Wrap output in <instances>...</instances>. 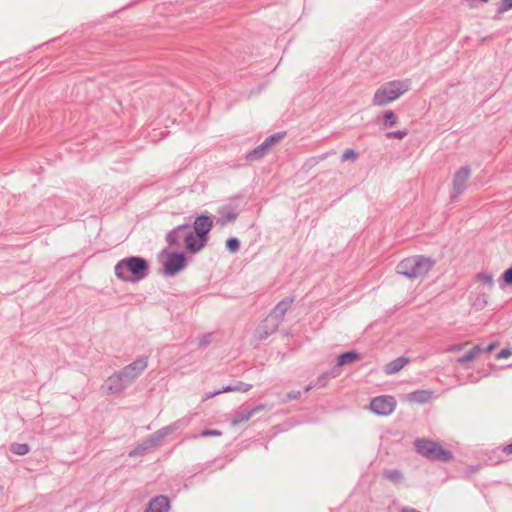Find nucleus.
I'll return each instance as SVG.
<instances>
[{
	"label": "nucleus",
	"mask_w": 512,
	"mask_h": 512,
	"mask_svg": "<svg viewBox=\"0 0 512 512\" xmlns=\"http://www.w3.org/2000/svg\"><path fill=\"white\" fill-rule=\"evenodd\" d=\"M117 278L125 282H137L145 279L149 274L148 262L138 256H131L120 260L114 267Z\"/></svg>",
	"instance_id": "1"
},
{
	"label": "nucleus",
	"mask_w": 512,
	"mask_h": 512,
	"mask_svg": "<svg viewBox=\"0 0 512 512\" xmlns=\"http://www.w3.org/2000/svg\"><path fill=\"white\" fill-rule=\"evenodd\" d=\"M411 88L409 79L392 80L380 85L372 98V105L386 106L399 99Z\"/></svg>",
	"instance_id": "2"
},
{
	"label": "nucleus",
	"mask_w": 512,
	"mask_h": 512,
	"mask_svg": "<svg viewBox=\"0 0 512 512\" xmlns=\"http://www.w3.org/2000/svg\"><path fill=\"white\" fill-rule=\"evenodd\" d=\"M434 264L431 258L415 255L403 259L397 265V272L408 278H422L428 274Z\"/></svg>",
	"instance_id": "3"
},
{
	"label": "nucleus",
	"mask_w": 512,
	"mask_h": 512,
	"mask_svg": "<svg viewBox=\"0 0 512 512\" xmlns=\"http://www.w3.org/2000/svg\"><path fill=\"white\" fill-rule=\"evenodd\" d=\"M415 447L418 453L432 460L447 461L452 458L450 451L431 440L418 439L415 442Z\"/></svg>",
	"instance_id": "4"
},
{
	"label": "nucleus",
	"mask_w": 512,
	"mask_h": 512,
	"mask_svg": "<svg viewBox=\"0 0 512 512\" xmlns=\"http://www.w3.org/2000/svg\"><path fill=\"white\" fill-rule=\"evenodd\" d=\"M147 366V357H139L131 364L125 366L118 373L129 386L142 374V372L147 368Z\"/></svg>",
	"instance_id": "5"
},
{
	"label": "nucleus",
	"mask_w": 512,
	"mask_h": 512,
	"mask_svg": "<svg viewBox=\"0 0 512 512\" xmlns=\"http://www.w3.org/2000/svg\"><path fill=\"white\" fill-rule=\"evenodd\" d=\"M282 136L283 135L281 133H275L273 135H270L260 145L255 147L249 153H247L246 160L252 162V161L259 160V159L263 158L267 154L269 149L276 142H278L282 138Z\"/></svg>",
	"instance_id": "6"
},
{
	"label": "nucleus",
	"mask_w": 512,
	"mask_h": 512,
	"mask_svg": "<svg viewBox=\"0 0 512 512\" xmlns=\"http://www.w3.org/2000/svg\"><path fill=\"white\" fill-rule=\"evenodd\" d=\"M471 170L469 166H463L458 169L452 180V194L451 197L453 199L457 198L466 190V184L468 179L470 178Z\"/></svg>",
	"instance_id": "7"
},
{
	"label": "nucleus",
	"mask_w": 512,
	"mask_h": 512,
	"mask_svg": "<svg viewBox=\"0 0 512 512\" xmlns=\"http://www.w3.org/2000/svg\"><path fill=\"white\" fill-rule=\"evenodd\" d=\"M396 406V401L392 396H378L375 397L371 403V410L381 416L390 415Z\"/></svg>",
	"instance_id": "8"
},
{
	"label": "nucleus",
	"mask_w": 512,
	"mask_h": 512,
	"mask_svg": "<svg viewBox=\"0 0 512 512\" xmlns=\"http://www.w3.org/2000/svg\"><path fill=\"white\" fill-rule=\"evenodd\" d=\"M187 265V259L183 253H171L164 263V273L167 276H175Z\"/></svg>",
	"instance_id": "9"
},
{
	"label": "nucleus",
	"mask_w": 512,
	"mask_h": 512,
	"mask_svg": "<svg viewBox=\"0 0 512 512\" xmlns=\"http://www.w3.org/2000/svg\"><path fill=\"white\" fill-rule=\"evenodd\" d=\"M267 408L265 404H258L253 407H241L237 410L231 419V425L237 426L243 422L248 421L256 413L263 411Z\"/></svg>",
	"instance_id": "10"
},
{
	"label": "nucleus",
	"mask_w": 512,
	"mask_h": 512,
	"mask_svg": "<svg viewBox=\"0 0 512 512\" xmlns=\"http://www.w3.org/2000/svg\"><path fill=\"white\" fill-rule=\"evenodd\" d=\"M178 428H179L178 422H175L171 425L163 427V428L157 430L156 432H154L148 438H146V444L150 445L151 448L161 446L165 437L174 433Z\"/></svg>",
	"instance_id": "11"
},
{
	"label": "nucleus",
	"mask_w": 512,
	"mask_h": 512,
	"mask_svg": "<svg viewBox=\"0 0 512 512\" xmlns=\"http://www.w3.org/2000/svg\"><path fill=\"white\" fill-rule=\"evenodd\" d=\"M280 323L275 320L273 317L268 315L256 328L255 337L258 340H264L269 337L271 334L277 331Z\"/></svg>",
	"instance_id": "12"
},
{
	"label": "nucleus",
	"mask_w": 512,
	"mask_h": 512,
	"mask_svg": "<svg viewBox=\"0 0 512 512\" xmlns=\"http://www.w3.org/2000/svg\"><path fill=\"white\" fill-rule=\"evenodd\" d=\"M213 226V220L209 216L201 215L197 217L194 221V231L195 234L203 239L208 241V233L210 232Z\"/></svg>",
	"instance_id": "13"
},
{
	"label": "nucleus",
	"mask_w": 512,
	"mask_h": 512,
	"mask_svg": "<svg viewBox=\"0 0 512 512\" xmlns=\"http://www.w3.org/2000/svg\"><path fill=\"white\" fill-rule=\"evenodd\" d=\"M128 387V384L124 381L121 375L117 372L107 378L103 388L107 394H117L122 392Z\"/></svg>",
	"instance_id": "14"
},
{
	"label": "nucleus",
	"mask_w": 512,
	"mask_h": 512,
	"mask_svg": "<svg viewBox=\"0 0 512 512\" xmlns=\"http://www.w3.org/2000/svg\"><path fill=\"white\" fill-rule=\"evenodd\" d=\"M186 249L191 253H197L204 248L207 241L199 238L195 232L187 231L184 235Z\"/></svg>",
	"instance_id": "15"
},
{
	"label": "nucleus",
	"mask_w": 512,
	"mask_h": 512,
	"mask_svg": "<svg viewBox=\"0 0 512 512\" xmlns=\"http://www.w3.org/2000/svg\"><path fill=\"white\" fill-rule=\"evenodd\" d=\"M170 510V501L167 496L159 495L152 498L144 512H168Z\"/></svg>",
	"instance_id": "16"
},
{
	"label": "nucleus",
	"mask_w": 512,
	"mask_h": 512,
	"mask_svg": "<svg viewBox=\"0 0 512 512\" xmlns=\"http://www.w3.org/2000/svg\"><path fill=\"white\" fill-rule=\"evenodd\" d=\"M293 302L294 297L284 298L274 307L269 315L281 324L286 312L291 308Z\"/></svg>",
	"instance_id": "17"
},
{
	"label": "nucleus",
	"mask_w": 512,
	"mask_h": 512,
	"mask_svg": "<svg viewBox=\"0 0 512 512\" xmlns=\"http://www.w3.org/2000/svg\"><path fill=\"white\" fill-rule=\"evenodd\" d=\"M189 228L188 224H183L175 227L173 230L168 232L166 236V241L168 245L172 248H177L180 245V239H184L185 233H187V229Z\"/></svg>",
	"instance_id": "18"
},
{
	"label": "nucleus",
	"mask_w": 512,
	"mask_h": 512,
	"mask_svg": "<svg viewBox=\"0 0 512 512\" xmlns=\"http://www.w3.org/2000/svg\"><path fill=\"white\" fill-rule=\"evenodd\" d=\"M351 363H352V350L341 354L337 358L336 364L331 368L330 371H328L330 377L336 378V377L340 376L342 373V366L344 364H351Z\"/></svg>",
	"instance_id": "19"
},
{
	"label": "nucleus",
	"mask_w": 512,
	"mask_h": 512,
	"mask_svg": "<svg viewBox=\"0 0 512 512\" xmlns=\"http://www.w3.org/2000/svg\"><path fill=\"white\" fill-rule=\"evenodd\" d=\"M218 213L219 217L216 222L221 227H224L228 223L234 222L238 217V212L229 206L222 207Z\"/></svg>",
	"instance_id": "20"
},
{
	"label": "nucleus",
	"mask_w": 512,
	"mask_h": 512,
	"mask_svg": "<svg viewBox=\"0 0 512 512\" xmlns=\"http://www.w3.org/2000/svg\"><path fill=\"white\" fill-rule=\"evenodd\" d=\"M377 120L383 128H391L397 125L398 116L392 110H387L381 116H378Z\"/></svg>",
	"instance_id": "21"
},
{
	"label": "nucleus",
	"mask_w": 512,
	"mask_h": 512,
	"mask_svg": "<svg viewBox=\"0 0 512 512\" xmlns=\"http://www.w3.org/2000/svg\"><path fill=\"white\" fill-rule=\"evenodd\" d=\"M408 362V358L399 357L385 365V372L387 374H394L400 371Z\"/></svg>",
	"instance_id": "22"
},
{
	"label": "nucleus",
	"mask_w": 512,
	"mask_h": 512,
	"mask_svg": "<svg viewBox=\"0 0 512 512\" xmlns=\"http://www.w3.org/2000/svg\"><path fill=\"white\" fill-rule=\"evenodd\" d=\"M432 398V392L428 390H418L410 393L408 399L415 403H426Z\"/></svg>",
	"instance_id": "23"
},
{
	"label": "nucleus",
	"mask_w": 512,
	"mask_h": 512,
	"mask_svg": "<svg viewBox=\"0 0 512 512\" xmlns=\"http://www.w3.org/2000/svg\"><path fill=\"white\" fill-rule=\"evenodd\" d=\"M483 352V348L480 345H475L471 350L465 353L462 357L456 360L459 364H465L475 360L481 353Z\"/></svg>",
	"instance_id": "24"
},
{
	"label": "nucleus",
	"mask_w": 512,
	"mask_h": 512,
	"mask_svg": "<svg viewBox=\"0 0 512 512\" xmlns=\"http://www.w3.org/2000/svg\"><path fill=\"white\" fill-rule=\"evenodd\" d=\"M330 379H332V377H330L329 372H323L321 375H319L315 382H312L308 386H306L305 392L310 391L312 388L325 387Z\"/></svg>",
	"instance_id": "25"
},
{
	"label": "nucleus",
	"mask_w": 512,
	"mask_h": 512,
	"mask_svg": "<svg viewBox=\"0 0 512 512\" xmlns=\"http://www.w3.org/2000/svg\"><path fill=\"white\" fill-rule=\"evenodd\" d=\"M252 388L251 384L238 381L235 385H227L222 387L225 392H248Z\"/></svg>",
	"instance_id": "26"
},
{
	"label": "nucleus",
	"mask_w": 512,
	"mask_h": 512,
	"mask_svg": "<svg viewBox=\"0 0 512 512\" xmlns=\"http://www.w3.org/2000/svg\"><path fill=\"white\" fill-rule=\"evenodd\" d=\"M478 283H480L484 288L491 290L494 286L493 276L487 272H481L476 277Z\"/></svg>",
	"instance_id": "27"
},
{
	"label": "nucleus",
	"mask_w": 512,
	"mask_h": 512,
	"mask_svg": "<svg viewBox=\"0 0 512 512\" xmlns=\"http://www.w3.org/2000/svg\"><path fill=\"white\" fill-rule=\"evenodd\" d=\"M383 477L393 483H399L402 480V473L397 469H388L383 471Z\"/></svg>",
	"instance_id": "28"
},
{
	"label": "nucleus",
	"mask_w": 512,
	"mask_h": 512,
	"mask_svg": "<svg viewBox=\"0 0 512 512\" xmlns=\"http://www.w3.org/2000/svg\"><path fill=\"white\" fill-rule=\"evenodd\" d=\"M10 451L16 455L23 456L29 453L30 447L26 443H12L10 445Z\"/></svg>",
	"instance_id": "29"
},
{
	"label": "nucleus",
	"mask_w": 512,
	"mask_h": 512,
	"mask_svg": "<svg viewBox=\"0 0 512 512\" xmlns=\"http://www.w3.org/2000/svg\"><path fill=\"white\" fill-rule=\"evenodd\" d=\"M151 449V446L146 444V439L140 443L138 446H136L134 449H132L129 452L130 457H136L140 455H144L148 450Z\"/></svg>",
	"instance_id": "30"
},
{
	"label": "nucleus",
	"mask_w": 512,
	"mask_h": 512,
	"mask_svg": "<svg viewBox=\"0 0 512 512\" xmlns=\"http://www.w3.org/2000/svg\"><path fill=\"white\" fill-rule=\"evenodd\" d=\"M226 248L232 253H236L240 249V241L236 237H231L226 241Z\"/></svg>",
	"instance_id": "31"
},
{
	"label": "nucleus",
	"mask_w": 512,
	"mask_h": 512,
	"mask_svg": "<svg viewBox=\"0 0 512 512\" xmlns=\"http://www.w3.org/2000/svg\"><path fill=\"white\" fill-rule=\"evenodd\" d=\"M407 135H408V131L406 129H403V130L387 132L385 134V137L388 139H391V138L403 139Z\"/></svg>",
	"instance_id": "32"
},
{
	"label": "nucleus",
	"mask_w": 512,
	"mask_h": 512,
	"mask_svg": "<svg viewBox=\"0 0 512 512\" xmlns=\"http://www.w3.org/2000/svg\"><path fill=\"white\" fill-rule=\"evenodd\" d=\"M512 9V0H502L497 8V14L501 15Z\"/></svg>",
	"instance_id": "33"
},
{
	"label": "nucleus",
	"mask_w": 512,
	"mask_h": 512,
	"mask_svg": "<svg viewBox=\"0 0 512 512\" xmlns=\"http://www.w3.org/2000/svg\"><path fill=\"white\" fill-rule=\"evenodd\" d=\"M212 342V333H206L199 339V346L206 347Z\"/></svg>",
	"instance_id": "34"
},
{
	"label": "nucleus",
	"mask_w": 512,
	"mask_h": 512,
	"mask_svg": "<svg viewBox=\"0 0 512 512\" xmlns=\"http://www.w3.org/2000/svg\"><path fill=\"white\" fill-rule=\"evenodd\" d=\"M222 432L220 430L216 429H205L201 431L200 436L201 437H208V436H221Z\"/></svg>",
	"instance_id": "35"
},
{
	"label": "nucleus",
	"mask_w": 512,
	"mask_h": 512,
	"mask_svg": "<svg viewBox=\"0 0 512 512\" xmlns=\"http://www.w3.org/2000/svg\"><path fill=\"white\" fill-rule=\"evenodd\" d=\"M512 356V350L509 349V348H504L502 349L497 355H496V358L497 359H504V358H508Z\"/></svg>",
	"instance_id": "36"
},
{
	"label": "nucleus",
	"mask_w": 512,
	"mask_h": 512,
	"mask_svg": "<svg viewBox=\"0 0 512 512\" xmlns=\"http://www.w3.org/2000/svg\"><path fill=\"white\" fill-rule=\"evenodd\" d=\"M503 280L507 284H512V267L507 269L502 276Z\"/></svg>",
	"instance_id": "37"
},
{
	"label": "nucleus",
	"mask_w": 512,
	"mask_h": 512,
	"mask_svg": "<svg viewBox=\"0 0 512 512\" xmlns=\"http://www.w3.org/2000/svg\"><path fill=\"white\" fill-rule=\"evenodd\" d=\"M221 393H225V391H222V388H221V389H219V390H215V391H213V392H208V393H206V394H205V396H204L203 400L211 399V398H213L214 396L219 395V394H221Z\"/></svg>",
	"instance_id": "38"
},
{
	"label": "nucleus",
	"mask_w": 512,
	"mask_h": 512,
	"mask_svg": "<svg viewBox=\"0 0 512 512\" xmlns=\"http://www.w3.org/2000/svg\"><path fill=\"white\" fill-rule=\"evenodd\" d=\"M300 396V391H290L289 393H287V400H297L300 398Z\"/></svg>",
	"instance_id": "39"
},
{
	"label": "nucleus",
	"mask_w": 512,
	"mask_h": 512,
	"mask_svg": "<svg viewBox=\"0 0 512 512\" xmlns=\"http://www.w3.org/2000/svg\"><path fill=\"white\" fill-rule=\"evenodd\" d=\"M350 159H352V148L346 149L342 155V161H348Z\"/></svg>",
	"instance_id": "40"
},
{
	"label": "nucleus",
	"mask_w": 512,
	"mask_h": 512,
	"mask_svg": "<svg viewBox=\"0 0 512 512\" xmlns=\"http://www.w3.org/2000/svg\"><path fill=\"white\" fill-rule=\"evenodd\" d=\"M465 345H467V343L465 344H455V345H452L450 348H449V351L450 352H459L461 351Z\"/></svg>",
	"instance_id": "41"
},
{
	"label": "nucleus",
	"mask_w": 512,
	"mask_h": 512,
	"mask_svg": "<svg viewBox=\"0 0 512 512\" xmlns=\"http://www.w3.org/2000/svg\"><path fill=\"white\" fill-rule=\"evenodd\" d=\"M496 346H497V343H491L486 348H483V352L485 351V352L490 353L496 348Z\"/></svg>",
	"instance_id": "42"
},
{
	"label": "nucleus",
	"mask_w": 512,
	"mask_h": 512,
	"mask_svg": "<svg viewBox=\"0 0 512 512\" xmlns=\"http://www.w3.org/2000/svg\"><path fill=\"white\" fill-rule=\"evenodd\" d=\"M504 451L507 452V453H512V443L507 445L505 448H504Z\"/></svg>",
	"instance_id": "43"
},
{
	"label": "nucleus",
	"mask_w": 512,
	"mask_h": 512,
	"mask_svg": "<svg viewBox=\"0 0 512 512\" xmlns=\"http://www.w3.org/2000/svg\"><path fill=\"white\" fill-rule=\"evenodd\" d=\"M401 512H418V511H416L414 509H410V508H404V509H402Z\"/></svg>",
	"instance_id": "44"
},
{
	"label": "nucleus",
	"mask_w": 512,
	"mask_h": 512,
	"mask_svg": "<svg viewBox=\"0 0 512 512\" xmlns=\"http://www.w3.org/2000/svg\"><path fill=\"white\" fill-rule=\"evenodd\" d=\"M353 357H354V361L358 359V355L355 352L353 354Z\"/></svg>",
	"instance_id": "45"
}]
</instances>
